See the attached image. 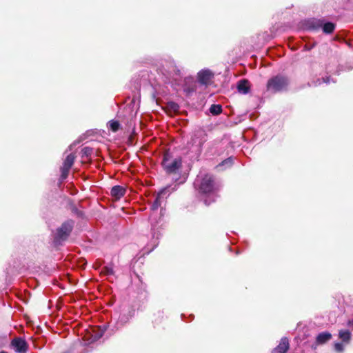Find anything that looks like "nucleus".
Listing matches in <instances>:
<instances>
[{
    "instance_id": "f257e3e1",
    "label": "nucleus",
    "mask_w": 353,
    "mask_h": 353,
    "mask_svg": "<svg viewBox=\"0 0 353 353\" xmlns=\"http://www.w3.org/2000/svg\"><path fill=\"white\" fill-rule=\"evenodd\" d=\"M194 185L198 190L200 199L205 205H209L216 201L220 185L212 174L201 172L197 175Z\"/></svg>"
},
{
    "instance_id": "f03ea898",
    "label": "nucleus",
    "mask_w": 353,
    "mask_h": 353,
    "mask_svg": "<svg viewBox=\"0 0 353 353\" xmlns=\"http://www.w3.org/2000/svg\"><path fill=\"white\" fill-rule=\"evenodd\" d=\"M134 314V310L130 308V306L127 305H121L118 311H115L112 320V321L114 320L116 322L115 328L118 330L123 326L129 321Z\"/></svg>"
},
{
    "instance_id": "7ed1b4c3",
    "label": "nucleus",
    "mask_w": 353,
    "mask_h": 353,
    "mask_svg": "<svg viewBox=\"0 0 353 353\" xmlns=\"http://www.w3.org/2000/svg\"><path fill=\"white\" fill-rule=\"evenodd\" d=\"M161 164L167 173H174L181 168L182 159L179 157H174L170 152L166 151L163 154Z\"/></svg>"
},
{
    "instance_id": "20e7f679",
    "label": "nucleus",
    "mask_w": 353,
    "mask_h": 353,
    "mask_svg": "<svg viewBox=\"0 0 353 353\" xmlns=\"http://www.w3.org/2000/svg\"><path fill=\"white\" fill-rule=\"evenodd\" d=\"M74 227V221L68 220L63 223V224L57 229V232L54 236V243L57 245L61 244L70 236Z\"/></svg>"
},
{
    "instance_id": "39448f33",
    "label": "nucleus",
    "mask_w": 353,
    "mask_h": 353,
    "mask_svg": "<svg viewBox=\"0 0 353 353\" xmlns=\"http://www.w3.org/2000/svg\"><path fill=\"white\" fill-rule=\"evenodd\" d=\"M288 85V80L283 76H276L270 79L267 83V89L272 92L285 90Z\"/></svg>"
},
{
    "instance_id": "423d86ee",
    "label": "nucleus",
    "mask_w": 353,
    "mask_h": 353,
    "mask_svg": "<svg viewBox=\"0 0 353 353\" xmlns=\"http://www.w3.org/2000/svg\"><path fill=\"white\" fill-rule=\"evenodd\" d=\"M170 187H166L163 189H162L157 194L155 200L154 201L153 203L151 205V210L152 211V214L150 216V221H151V225H152V230H154L155 229V224L154 223V215L155 212L158 210V208L161 206V203L164 200V196L168 194H170Z\"/></svg>"
},
{
    "instance_id": "0eeeda50",
    "label": "nucleus",
    "mask_w": 353,
    "mask_h": 353,
    "mask_svg": "<svg viewBox=\"0 0 353 353\" xmlns=\"http://www.w3.org/2000/svg\"><path fill=\"white\" fill-rule=\"evenodd\" d=\"M161 72L166 77H172L173 75H179L180 70L172 61H165L162 68L159 69Z\"/></svg>"
},
{
    "instance_id": "6e6552de",
    "label": "nucleus",
    "mask_w": 353,
    "mask_h": 353,
    "mask_svg": "<svg viewBox=\"0 0 353 353\" xmlns=\"http://www.w3.org/2000/svg\"><path fill=\"white\" fill-rule=\"evenodd\" d=\"M75 157L73 154H68L63 163V165L61 168V181L65 180L68 175V172L74 164Z\"/></svg>"
},
{
    "instance_id": "1a4fd4ad",
    "label": "nucleus",
    "mask_w": 353,
    "mask_h": 353,
    "mask_svg": "<svg viewBox=\"0 0 353 353\" xmlns=\"http://www.w3.org/2000/svg\"><path fill=\"white\" fill-rule=\"evenodd\" d=\"M11 345L17 353H26L28 345L22 338H15L11 342Z\"/></svg>"
},
{
    "instance_id": "9d476101",
    "label": "nucleus",
    "mask_w": 353,
    "mask_h": 353,
    "mask_svg": "<svg viewBox=\"0 0 353 353\" xmlns=\"http://www.w3.org/2000/svg\"><path fill=\"white\" fill-rule=\"evenodd\" d=\"M212 77V72L208 69L201 70L197 74L198 82L205 86L210 83Z\"/></svg>"
},
{
    "instance_id": "9b49d317",
    "label": "nucleus",
    "mask_w": 353,
    "mask_h": 353,
    "mask_svg": "<svg viewBox=\"0 0 353 353\" xmlns=\"http://www.w3.org/2000/svg\"><path fill=\"white\" fill-rule=\"evenodd\" d=\"M332 334L328 332H323L319 333L316 338L314 343L312 345L313 349H316L319 345H323L330 340Z\"/></svg>"
},
{
    "instance_id": "f8f14e48",
    "label": "nucleus",
    "mask_w": 353,
    "mask_h": 353,
    "mask_svg": "<svg viewBox=\"0 0 353 353\" xmlns=\"http://www.w3.org/2000/svg\"><path fill=\"white\" fill-rule=\"evenodd\" d=\"M289 349V341L288 338L283 337L279 344L272 350V353H286Z\"/></svg>"
},
{
    "instance_id": "ddd939ff",
    "label": "nucleus",
    "mask_w": 353,
    "mask_h": 353,
    "mask_svg": "<svg viewBox=\"0 0 353 353\" xmlns=\"http://www.w3.org/2000/svg\"><path fill=\"white\" fill-rule=\"evenodd\" d=\"M205 134L204 131L199 130L194 132V137L192 139L193 144H196V146L201 148L203 143L205 141Z\"/></svg>"
},
{
    "instance_id": "4468645a",
    "label": "nucleus",
    "mask_w": 353,
    "mask_h": 353,
    "mask_svg": "<svg viewBox=\"0 0 353 353\" xmlns=\"http://www.w3.org/2000/svg\"><path fill=\"white\" fill-rule=\"evenodd\" d=\"M125 189L121 185H114L112 188L110 193L112 197L117 200L120 199L125 194Z\"/></svg>"
},
{
    "instance_id": "2eb2a0df",
    "label": "nucleus",
    "mask_w": 353,
    "mask_h": 353,
    "mask_svg": "<svg viewBox=\"0 0 353 353\" xmlns=\"http://www.w3.org/2000/svg\"><path fill=\"white\" fill-rule=\"evenodd\" d=\"M323 26V21L321 19H311L307 21L306 28L308 30H316Z\"/></svg>"
},
{
    "instance_id": "dca6fc26",
    "label": "nucleus",
    "mask_w": 353,
    "mask_h": 353,
    "mask_svg": "<svg viewBox=\"0 0 353 353\" xmlns=\"http://www.w3.org/2000/svg\"><path fill=\"white\" fill-rule=\"evenodd\" d=\"M238 92L243 94H246L250 91L249 81L246 79H241L237 83Z\"/></svg>"
},
{
    "instance_id": "f3484780",
    "label": "nucleus",
    "mask_w": 353,
    "mask_h": 353,
    "mask_svg": "<svg viewBox=\"0 0 353 353\" xmlns=\"http://www.w3.org/2000/svg\"><path fill=\"white\" fill-rule=\"evenodd\" d=\"M336 81L334 80L332 78H331V77H322L321 79H318L317 81L316 82H314L311 84H310V86L312 85H314V86H317V85H319L322 83H326V84H330V83H335Z\"/></svg>"
},
{
    "instance_id": "a211bd4d",
    "label": "nucleus",
    "mask_w": 353,
    "mask_h": 353,
    "mask_svg": "<svg viewBox=\"0 0 353 353\" xmlns=\"http://www.w3.org/2000/svg\"><path fill=\"white\" fill-rule=\"evenodd\" d=\"M339 338L345 343H348L351 339V333L347 330H342L339 333Z\"/></svg>"
},
{
    "instance_id": "6ab92c4d",
    "label": "nucleus",
    "mask_w": 353,
    "mask_h": 353,
    "mask_svg": "<svg viewBox=\"0 0 353 353\" xmlns=\"http://www.w3.org/2000/svg\"><path fill=\"white\" fill-rule=\"evenodd\" d=\"M321 28L324 33L330 34L334 31L335 26L333 23L327 22L325 23H323V26Z\"/></svg>"
},
{
    "instance_id": "aec40b11",
    "label": "nucleus",
    "mask_w": 353,
    "mask_h": 353,
    "mask_svg": "<svg viewBox=\"0 0 353 353\" xmlns=\"http://www.w3.org/2000/svg\"><path fill=\"white\" fill-rule=\"evenodd\" d=\"M209 111L212 115H219L222 112V106L219 104H212Z\"/></svg>"
},
{
    "instance_id": "412c9836",
    "label": "nucleus",
    "mask_w": 353,
    "mask_h": 353,
    "mask_svg": "<svg viewBox=\"0 0 353 353\" xmlns=\"http://www.w3.org/2000/svg\"><path fill=\"white\" fill-rule=\"evenodd\" d=\"M101 273L105 276H112L114 274V269L112 265L104 266L101 270Z\"/></svg>"
},
{
    "instance_id": "4be33fe9",
    "label": "nucleus",
    "mask_w": 353,
    "mask_h": 353,
    "mask_svg": "<svg viewBox=\"0 0 353 353\" xmlns=\"http://www.w3.org/2000/svg\"><path fill=\"white\" fill-rule=\"evenodd\" d=\"M109 125H110V128L113 131V132H117L119 130V127H120V124L119 123V121H114V120H112L109 122Z\"/></svg>"
},
{
    "instance_id": "5701e85b",
    "label": "nucleus",
    "mask_w": 353,
    "mask_h": 353,
    "mask_svg": "<svg viewBox=\"0 0 353 353\" xmlns=\"http://www.w3.org/2000/svg\"><path fill=\"white\" fill-rule=\"evenodd\" d=\"M92 149L89 147H85L82 149L83 154L85 156H89L92 154Z\"/></svg>"
},
{
    "instance_id": "b1692460",
    "label": "nucleus",
    "mask_w": 353,
    "mask_h": 353,
    "mask_svg": "<svg viewBox=\"0 0 353 353\" xmlns=\"http://www.w3.org/2000/svg\"><path fill=\"white\" fill-rule=\"evenodd\" d=\"M334 349L336 351L341 352L343 350V345L341 343H335Z\"/></svg>"
},
{
    "instance_id": "393cba45",
    "label": "nucleus",
    "mask_w": 353,
    "mask_h": 353,
    "mask_svg": "<svg viewBox=\"0 0 353 353\" xmlns=\"http://www.w3.org/2000/svg\"><path fill=\"white\" fill-rule=\"evenodd\" d=\"M170 106L172 109H173L174 111H177L179 108V106L177 103L172 102L170 103Z\"/></svg>"
},
{
    "instance_id": "a878e982",
    "label": "nucleus",
    "mask_w": 353,
    "mask_h": 353,
    "mask_svg": "<svg viewBox=\"0 0 353 353\" xmlns=\"http://www.w3.org/2000/svg\"><path fill=\"white\" fill-rule=\"evenodd\" d=\"M232 163V159L231 157L228 158L222 162V165H224L225 164L231 165Z\"/></svg>"
},
{
    "instance_id": "bb28decb",
    "label": "nucleus",
    "mask_w": 353,
    "mask_h": 353,
    "mask_svg": "<svg viewBox=\"0 0 353 353\" xmlns=\"http://www.w3.org/2000/svg\"><path fill=\"white\" fill-rule=\"evenodd\" d=\"M347 326H349V327H352L353 326V319L352 320H349L347 321Z\"/></svg>"
},
{
    "instance_id": "cd10ccee",
    "label": "nucleus",
    "mask_w": 353,
    "mask_h": 353,
    "mask_svg": "<svg viewBox=\"0 0 353 353\" xmlns=\"http://www.w3.org/2000/svg\"><path fill=\"white\" fill-rule=\"evenodd\" d=\"M0 353H8V352L6 351H1Z\"/></svg>"
},
{
    "instance_id": "c85d7f7f",
    "label": "nucleus",
    "mask_w": 353,
    "mask_h": 353,
    "mask_svg": "<svg viewBox=\"0 0 353 353\" xmlns=\"http://www.w3.org/2000/svg\"><path fill=\"white\" fill-rule=\"evenodd\" d=\"M162 212H163V210L161 209V215H162V214H163Z\"/></svg>"
},
{
    "instance_id": "c756f323",
    "label": "nucleus",
    "mask_w": 353,
    "mask_h": 353,
    "mask_svg": "<svg viewBox=\"0 0 353 353\" xmlns=\"http://www.w3.org/2000/svg\"><path fill=\"white\" fill-rule=\"evenodd\" d=\"M154 243H155V244H154V246H157V243H156V241H155V242H154Z\"/></svg>"
}]
</instances>
